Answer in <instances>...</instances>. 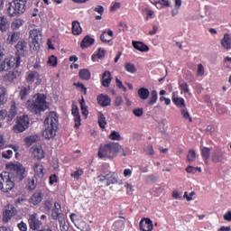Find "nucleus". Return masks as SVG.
<instances>
[{
	"label": "nucleus",
	"instance_id": "obj_27",
	"mask_svg": "<svg viewBox=\"0 0 231 231\" xmlns=\"http://www.w3.org/2000/svg\"><path fill=\"white\" fill-rule=\"evenodd\" d=\"M21 75V72L14 70L9 71L6 75L4 76L5 80H8V82H13Z\"/></svg>",
	"mask_w": 231,
	"mask_h": 231
},
{
	"label": "nucleus",
	"instance_id": "obj_45",
	"mask_svg": "<svg viewBox=\"0 0 231 231\" xmlns=\"http://www.w3.org/2000/svg\"><path fill=\"white\" fill-rule=\"evenodd\" d=\"M196 152L194 150H189L187 156V161L189 163H192L196 160Z\"/></svg>",
	"mask_w": 231,
	"mask_h": 231
},
{
	"label": "nucleus",
	"instance_id": "obj_32",
	"mask_svg": "<svg viewBox=\"0 0 231 231\" xmlns=\"http://www.w3.org/2000/svg\"><path fill=\"white\" fill-rule=\"evenodd\" d=\"M79 77L81 80H89L91 79V71L88 69H82L79 72Z\"/></svg>",
	"mask_w": 231,
	"mask_h": 231
},
{
	"label": "nucleus",
	"instance_id": "obj_31",
	"mask_svg": "<svg viewBox=\"0 0 231 231\" xmlns=\"http://www.w3.org/2000/svg\"><path fill=\"white\" fill-rule=\"evenodd\" d=\"M33 171L36 174V176L40 178H44V166L39 164V162H36L33 165Z\"/></svg>",
	"mask_w": 231,
	"mask_h": 231
},
{
	"label": "nucleus",
	"instance_id": "obj_21",
	"mask_svg": "<svg viewBox=\"0 0 231 231\" xmlns=\"http://www.w3.org/2000/svg\"><path fill=\"white\" fill-rule=\"evenodd\" d=\"M95 44V40L89 35H86L81 41L80 46L82 50H86V48H89V46H93Z\"/></svg>",
	"mask_w": 231,
	"mask_h": 231
},
{
	"label": "nucleus",
	"instance_id": "obj_63",
	"mask_svg": "<svg viewBox=\"0 0 231 231\" xmlns=\"http://www.w3.org/2000/svg\"><path fill=\"white\" fill-rule=\"evenodd\" d=\"M94 12H97V14H100V15H102V14H104V6L97 5V7H95Z\"/></svg>",
	"mask_w": 231,
	"mask_h": 231
},
{
	"label": "nucleus",
	"instance_id": "obj_52",
	"mask_svg": "<svg viewBox=\"0 0 231 231\" xmlns=\"http://www.w3.org/2000/svg\"><path fill=\"white\" fill-rule=\"evenodd\" d=\"M106 50H104L102 48H98L97 53V58L102 60L106 57Z\"/></svg>",
	"mask_w": 231,
	"mask_h": 231
},
{
	"label": "nucleus",
	"instance_id": "obj_41",
	"mask_svg": "<svg viewBox=\"0 0 231 231\" xmlns=\"http://www.w3.org/2000/svg\"><path fill=\"white\" fill-rule=\"evenodd\" d=\"M125 69L128 73H132V74L136 73V67L133 63H125Z\"/></svg>",
	"mask_w": 231,
	"mask_h": 231
},
{
	"label": "nucleus",
	"instance_id": "obj_37",
	"mask_svg": "<svg viewBox=\"0 0 231 231\" xmlns=\"http://www.w3.org/2000/svg\"><path fill=\"white\" fill-rule=\"evenodd\" d=\"M19 95H20L21 100H26V97H28L30 95V86L23 87L20 90Z\"/></svg>",
	"mask_w": 231,
	"mask_h": 231
},
{
	"label": "nucleus",
	"instance_id": "obj_16",
	"mask_svg": "<svg viewBox=\"0 0 231 231\" xmlns=\"http://www.w3.org/2000/svg\"><path fill=\"white\" fill-rule=\"evenodd\" d=\"M97 103L101 107H107L111 106V97L108 95L100 94L97 96Z\"/></svg>",
	"mask_w": 231,
	"mask_h": 231
},
{
	"label": "nucleus",
	"instance_id": "obj_38",
	"mask_svg": "<svg viewBox=\"0 0 231 231\" xmlns=\"http://www.w3.org/2000/svg\"><path fill=\"white\" fill-rule=\"evenodd\" d=\"M106 124H107V122L106 121V116H104V114L102 112H99L98 113V125H99V127L101 129H105Z\"/></svg>",
	"mask_w": 231,
	"mask_h": 231
},
{
	"label": "nucleus",
	"instance_id": "obj_48",
	"mask_svg": "<svg viewBox=\"0 0 231 231\" xmlns=\"http://www.w3.org/2000/svg\"><path fill=\"white\" fill-rule=\"evenodd\" d=\"M179 88L180 89H181V91H184L185 93H189V91H190V88H189V84L181 83V81H179Z\"/></svg>",
	"mask_w": 231,
	"mask_h": 231
},
{
	"label": "nucleus",
	"instance_id": "obj_11",
	"mask_svg": "<svg viewBox=\"0 0 231 231\" xmlns=\"http://www.w3.org/2000/svg\"><path fill=\"white\" fill-rule=\"evenodd\" d=\"M61 206L59 202L54 203V208L51 211V217L54 221H59V224L62 226V221L64 220V215L60 212Z\"/></svg>",
	"mask_w": 231,
	"mask_h": 231
},
{
	"label": "nucleus",
	"instance_id": "obj_51",
	"mask_svg": "<svg viewBox=\"0 0 231 231\" xmlns=\"http://www.w3.org/2000/svg\"><path fill=\"white\" fill-rule=\"evenodd\" d=\"M82 174H84V170L79 169V170H78V171L72 172V173L70 174V176H71L72 178H75L76 180H79V178H80V176H82Z\"/></svg>",
	"mask_w": 231,
	"mask_h": 231
},
{
	"label": "nucleus",
	"instance_id": "obj_15",
	"mask_svg": "<svg viewBox=\"0 0 231 231\" xmlns=\"http://www.w3.org/2000/svg\"><path fill=\"white\" fill-rule=\"evenodd\" d=\"M32 151L33 158H37L39 162L44 160L45 153L44 150H42V146H32Z\"/></svg>",
	"mask_w": 231,
	"mask_h": 231
},
{
	"label": "nucleus",
	"instance_id": "obj_62",
	"mask_svg": "<svg viewBox=\"0 0 231 231\" xmlns=\"http://www.w3.org/2000/svg\"><path fill=\"white\" fill-rule=\"evenodd\" d=\"M72 116H80V112L79 110V106H72Z\"/></svg>",
	"mask_w": 231,
	"mask_h": 231
},
{
	"label": "nucleus",
	"instance_id": "obj_54",
	"mask_svg": "<svg viewBox=\"0 0 231 231\" xmlns=\"http://www.w3.org/2000/svg\"><path fill=\"white\" fill-rule=\"evenodd\" d=\"M133 114L134 116H137V118H140V116L143 115V108H134Z\"/></svg>",
	"mask_w": 231,
	"mask_h": 231
},
{
	"label": "nucleus",
	"instance_id": "obj_26",
	"mask_svg": "<svg viewBox=\"0 0 231 231\" xmlns=\"http://www.w3.org/2000/svg\"><path fill=\"white\" fill-rule=\"evenodd\" d=\"M11 68H14V62L12 60L5 59L1 64H0V72L1 71H8Z\"/></svg>",
	"mask_w": 231,
	"mask_h": 231
},
{
	"label": "nucleus",
	"instance_id": "obj_7",
	"mask_svg": "<svg viewBox=\"0 0 231 231\" xmlns=\"http://www.w3.org/2000/svg\"><path fill=\"white\" fill-rule=\"evenodd\" d=\"M30 127V117L23 115L16 117L15 125L13 127L14 133H24Z\"/></svg>",
	"mask_w": 231,
	"mask_h": 231
},
{
	"label": "nucleus",
	"instance_id": "obj_44",
	"mask_svg": "<svg viewBox=\"0 0 231 231\" xmlns=\"http://www.w3.org/2000/svg\"><path fill=\"white\" fill-rule=\"evenodd\" d=\"M162 6H164V8H171V0H159L157 8L161 9Z\"/></svg>",
	"mask_w": 231,
	"mask_h": 231
},
{
	"label": "nucleus",
	"instance_id": "obj_3",
	"mask_svg": "<svg viewBox=\"0 0 231 231\" xmlns=\"http://www.w3.org/2000/svg\"><path fill=\"white\" fill-rule=\"evenodd\" d=\"M121 149L122 145H120V143L110 142L99 147L97 156L101 159L108 158L113 160V158H116V156H117L118 152Z\"/></svg>",
	"mask_w": 231,
	"mask_h": 231
},
{
	"label": "nucleus",
	"instance_id": "obj_29",
	"mask_svg": "<svg viewBox=\"0 0 231 231\" xmlns=\"http://www.w3.org/2000/svg\"><path fill=\"white\" fill-rule=\"evenodd\" d=\"M10 28V23H8V19H6V17L5 16H1L0 17V32H2V33H5V32H6V30H8Z\"/></svg>",
	"mask_w": 231,
	"mask_h": 231
},
{
	"label": "nucleus",
	"instance_id": "obj_59",
	"mask_svg": "<svg viewBox=\"0 0 231 231\" xmlns=\"http://www.w3.org/2000/svg\"><path fill=\"white\" fill-rule=\"evenodd\" d=\"M106 37H107L106 32L104 31V32H102V34L100 35V41H102L103 42H106V43L110 42H111V39H110V40H107Z\"/></svg>",
	"mask_w": 231,
	"mask_h": 231
},
{
	"label": "nucleus",
	"instance_id": "obj_6",
	"mask_svg": "<svg viewBox=\"0 0 231 231\" xmlns=\"http://www.w3.org/2000/svg\"><path fill=\"white\" fill-rule=\"evenodd\" d=\"M26 12V0H13L8 4L7 13L10 17H16Z\"/></svg>",
	"mask_w": 231,
	"mask_h": 231
},
{
	"label": "nucleus",
	"instance_id": "obj_34",
	"mask_svg": "<svg viewBox=\"0 0 231 231\" xmlns=\"http://www.w3.org/2000/svg\"><path fill=\"white\" fill-rule=\"evenodd\" d=\"M200 152L205 163H208V159L210 158V148L202 147Z\"/></svg>",
	"mask_w": 231,
	"mask_h": 231
},
{
	"label": "nucleus",
	"instance_id": "obj_20",
	"mask_svg": "<svg viewBox=\"0 0 231 231\" xmlns=\"http://www.w3.org/2000/svg\"><path fill=\"white\" fill-rule=\"evenodd\" d=\"M119 218L123 220L115 221L112 226V228L115 231H123L124 228H125V218L122 216H119Z\"/></svg>",
	"mask_w": 231,
	"mask_h": 231
},
{
	"label": "nucleus",
	"instance_id": "obj_33",
	"mask_svg": "<svg viewBox=\"0 0 231 231\" xmlns=\"http://www.w3.org/2000/svg\"><path fill=\"white\" fill-rule=\"evenodd\" d=\"M72 33L73 35H80L82 33V27H80L79 21L72 22Z\"/></svg>",
	"mask_w": 231,
	"mask_h": 231
},
{
	"label": "nucleus",
	"instance_id": "obj_19",
	"mask_svg": "<svg viewBox=\"0 0 231 231\" xmlns=\"http://www.w3.org/2000/svg\"><path fill=\"white\" fill-rule=\"evenodd\" d=\"M42 191H36L30 198L29 203H32V205H39V203L42 201Z\"/></svg>",
	"mask_w": 231,
	"mask_h": 231
},
{
	"label": "nucleus",
	"instance_id": "obj_49",
	"mask_svg": "<svg viewBox=\"0 0 231 231\" xmlns=\"http://www.w3.org/2000/svg\"><path fill=\"white\" fill-rule=\"evenodd\" d=\"M116 84L119 89H122L125 93L127 91V88L124 86V83H122V80H120L118 78L116 79Z\"/></svg>",
	"mask_w": 231,
	"mask_h": 231
},
{
	"label": "nucleus",
	"instance_id": "obj_43",
	"mask_svg": "<svg viewBox=\"0 0 231 231\" xmlns=\"http://www.w3.org/2000/svg\"><path fill=\"white\" fill-rule=\"evenodd\" d=\"M6 102V88H0V106Z\"/></svg>",
	"mask_w": 231,
	"mask_h": 231
},
{
	"label": "nucleus",
	"instance_id": "obj_18",
	"mask_svg": "<svg viewBox=\"0 0 231 231\" xmlns=\"http://www.w3.org/2000/svg\"><path fill=\"white\" fill-rule=\"evenodd\" d=\"M171 101L173 102L174 106L178 107L179 109H183L187 107V105L185 104V99L183 97H176L174 92L172 93Z\"/></svg>",
	"mask_w": 231,
	"mask_h": 231
},
{
	"label": "nucleus",
	"instance_id": "obj_50",
	"mask_svg": "<svg viewBox=\"0 0 231 231\" xmlns=\"http://www.w3.org/2000/svg\"><path fill=\"white\" fill-rule=\"evenodd\" d=\"M110 140H116V141H120V133L116 131H112L110 135H109Z\"/></svg>",
	"mask_w": 231,
	"mask_h": 231
},
{
	"label": "nucleus",
	"instance_id": "obj_30",
	"mask_svg": "<svg viewBox=\"0 0 231 231\" xmlns=\"http://www.w3.org/2000/svg\"><path fill=\"white\" fill-rule=\"evenodd\" d=\"M221 45L225 50H231V37L230 34L226 33L221 41Z\"/></svg>",
	"mask_w": 231,
	"mask_h": 231
},
{
	"label": "nucleus",
	"instance_id": "obj_40",
	"mask_svg": "<svg viewBox=\"0 0 231 231\" xmlns=\"http://www.w3.org/2000/svg\"><path fill=\"white\" fill-rule=\"evenodd\" d=\"M180 114L182 115L185 120H189V122L192 123V117H190V113H189L187 107L181 108Z\"/></svg>",
	"mask_w": 231,
	"mask_h": 231
},
{
	"label": "nucleus",
	"instance_id": "obj_39",
	"mask_svg": "<svg viewBox=\"0 0 231 231\" xmlns=\"http://www.w3.org/2000/svg\"><path fill=\"white\" fill-rule=\"evenodd\" d=\"M37 77H41V75H39V73L37 71H32L31 73H29L26 77V81L27 82H35V79H37Z\"/></svg>",
	"mask_w": 231,
	"mask_h": 231
},
{
	"label": "nucleus",
	"instance_id": "obj_2",
	"mask_svg": "<svg viewBox=\"0 0 231 231\" xmlns=\"http://www.w3.org/2000/svg\"><path fill=\"white\" fill-rule=\"evenodd\" d=\"M44 124H47L45 130L42 132V136L45 140H51L57 136L59 131V116L57 112H51L50 116L46 117Z\"/></svg>",
	"mask_w": 231,
	"mask_h": 231
},
{
	"label": "nucleus",
	"instance_id": "obj_17",
	"mask_svg": "<svg viewBox=\"0 0 231 231\" xmlns=\"http://www.w3.org/2000/svg\"><path fill=\"white\" fill-rule=\"evenodd\" d=\"M132 46L134 50H137V51H142V53H147V51H149V46L143 43V42L133 41Z\"/></svg>",
	"mask_w": 231,
	"mask_h": 231
},
{
	"label": "nucleus",
	"instance_id": "obj_42",
	"mask_svg": "<svg viewBox=\"0 0 231 231\" xmlns=\"http://www.w3.org/2000/svg\"><path fill=\"white\" fill-rule=\"evenodd\" d=\"M14 216V212H12V210L9 209H5L4 211V222L5 223H8V221H10V219H12V217Z\"/></svg>",
	"mask_w": 231,
	"mask_h": 231
},
{
	"label": "nucleus",
	"instance_id": "obj_12",
	"mask_svg": "<svg viewBox=\"0 0 231 231\" xmlns=\"http://www.w3.org/2000/svg\"><path fill=\"white\" fill-rule=\"evenodd\" d=\"M106 187L109 185H124V181L118 177V173L110 171L106 174Z\"/></svg>",
	"mask_w": 231,
	"mask_h": 231
},
{
	"label": "nucleus",
	"instance_id": "obj_24",
	"mask_svg": "<svg viewBox=\"0 0 231 231\" xmlns=\"http://www.w3.org/2000/svg\"><path fill=\"white\" fill-rule=\"evenodd\" d=\"M15 116H17V106H15V103H14L13 105H11L9 112L7 113V122H12V120H14Z\"/></svg>",
	"mask_w": 231,
	"mask_h": 231
},
{
	"label": "nucleus",
	"instance_id": "obj_56",
	"mask_svg": "<svg viewBox=\"0 0 231 231\" xmlns=\"http://www.w3.org/2000/svg\"><path fill=\"white\" fill-rule=\"evenodd\" d=\"M17 226L20 231H28V225H26V223H24L23 221L18 223Z\"/></svg>",
	"mask_w": 231,
	"mask_h": 231
},
{
	"label": "nucleus",
	"instance_id": "obj_35",
	"mask_svg": "<svg viewBox=\"0 0 231 231\" xmlns=\"http://www.w3.org/2000/svg\"><path fill=\"white\" fill-rule=\"evenodd\" d=\"M156 102H158V91L152 90L150 99L148 101V105L154 106V104H156Z\"/></svg>",
	"mask_w": 231,
	"mask_h": 231
},
{
	"label": "nucleus",
	"instance_id": "obj_58",
	"mask_svg": "<svg viewBox=\"0 0 231 231\" xmlns=\"http://www.w3.org/2000/svg\"><path fill=\"white\" fill-rule=\"evenodd\" d=\"M196 193L194 191H191L189 195V192H184V198L187 199V201H192V196H194Z\"/></svg>",
	"mask_w": 231,
	"mask_h": 231
},
{
	"label": "nucleus",
	"instance_id": "obj_1",
	"mask_svg": "<svg viewBox=\"0 0 231 231\" xmlns=\"http://www.w3.org/2000/svg\"><path fill=\"white\" fill-rule=\"evenodd\" d=\"M26 106L31 113H33L36 116H41V113L48 109L46 95L41 93L35 94L32 99L27 100Z\"/></svg>",
	"mask_w": 231,
	"mask_h": 231
},
{
	"label": "nucleus",
	"instance_id": "obj_22",
	"mask_svg": "<svg viewBox=\"0 0 231 231\" xmlns=\"http://www.w3.org/2000/svg\"><path fill=\"white\" fill-rule=\"evenodd\" d=\"M41 141V136L34 134V135H29L24 138V143L27 147H32L33 143H37V142Z\"/></svg>",
	"mask_w": 231,
	"mask_h": 231
},
{
	"label": "nucleus",
	"instance_id": "obj_4",
	"mask_svg": "<svg viewBox=\"0 0 231 231\" xmlns=\"http://www.w3.org/2000/svg\"><path fill=\"white\" fill-rule=\"evenodd\" d=\"M6 169L8 171H12V172H9L10 175L13 177L14 181H17V183H21L26 176H28V171H26V167L23 165L21 162H9L5 165Z\"/></svg>",
	"mask_w": 231,
	"mask_h": 231
},
{
	"label": "nucleus",
	"instance_id": "obj_55",
	"mask_svg": "<svg viewBox=\"0 0 231 231\" xmlns=\"http://www.w3.org/2000/svg\"><path fill=\"white\" fill-rule=\"evenodd\" d=\"M14 154V152L12 150H7L5 152H2V157L5 158V160H10L12 158V155Z\"/></svg>",
	"mask_w": 231,
	"mask_h": 231
},
{
	"label": "nucleus",
	"instance_id": "obj_53",
	"mask_svg": "<svg viewBox=\"0 0 231 231\" xmlns=\"http://www.w3.org/2000/svg\"><path fill=\"white\" fill-rule=\"evenodd\" d=\"M74 122H75L74 127L76 129H79V127H80V125H81V122H82V119L80 118V116H74Z\"/></svg>",
	"mask_w": 231,
	"mask_h": 231
},
{
	"label": "nucleus",
	"instance_id": "obj_13",
	"mask_svg": "<svg viewBox=\"0 0 231 231\" xmlns=\"http://www.w3.org/2000/svg\"><path fill=\"white\" fill-rule=\"evenodd\" d=\"M139 228L141 231H152V220L151 218H143L139 223Z\"/></svg>",
	"mask_w": 231,
	"mask_h": 231
},
{
	"label": "nucleus",
	"instance_id": "obj_28",
	"mask_svg": "<svg viewBox=\"0 0 231 231\" xmlns=\"http://www.w3.org/2000/svg\"><path fill=\"white\" fill-rule=\"evenodd\" d=\"M19 39H21V33L18 32H12V34L8 35L7 38V42L8 44H15V42H17V41H19Z\"/></svg>",
	"mask_w": 231,
	"mask_h": 231
},
{
	"label": "nucleus",
	"instance_id": "obj_10",
	"mask_svg": "<svg viewBox=\"0 0 231 231\" xmlns=\"http://www.w3.org/2000/svg\"><path fill=\"white\" fill-rule=\"evenodd\" d=\"M28 225L31 230L37 231L41 230V226H42V221L37 217V213H33L29 216Z\"/></svg>",
	"mask_w": 231,
	"mask_h": 231
},
{
	"label": "nucleus",
	"instance_id": "obj_61",
	"mask_svg": "<svg viewBox=\"0 0 231 231\" xmlns=\"http://www.w3.org/2000/svg\"><path fill=\"white\" fill-rule=\"evenodd\" d=\"M120 6H121V4L118 3V2H116V3H114V4L111 5L110 11H111V12H116V10H118V9L120 8Z\"/></svg>",
	"mask_w": 231,
	"mask_h": 231
},
{
	"label": "nucleus",
	"instance_id": "obj_5",
	"mask_svg": "<svg viewBox=\"0 0 231 231\" xmlns=\"http://www.w3.org/2000/svg\"><path fill=\"white\" fill-rule=\"evenodd\" d=\"M15 188V180L8 171L0 173V190L5 194L12 192Z\"/></svg>",
	"mask_w": 231,
	"mask_h": 231
},
{
	"label": "nucleus",
	"instance_id": "obj_25",
	"mask_svg": "<svg viewBox=\"0 0 231 231\" xmlns=\"http://www.w3.org/2000/svg\"><path fill=\"white\" fill-rule=\"evenodd\" d=\"M111 72L106 70L102 75V86L104 88H109V84H111Z\"/></svg>",
	"mask_w": 231,
	"mask_h": 231
},
{
	"label": "nucleus",
	"instance_id": "obj_8",
	"mask_svg": "<svg viewBox=\"0 0 231 231\" xmlns=\"http://www.w3.org/2000/svg\"><path fill=\"white\" fill-rule=\"evenodd\" d=\"M42 39V34H41V31L37 29H32L29 32V41H30V48L34 51H37L39 48H41V43L39 41Z\"/></svg>",
	"mask_w": 231,
	"mask_h": 231
},
{
	"label": "nucleus",
	"instance_id": "obj_36",
	"mask_svg": "<svg viewBox=\"0 0 231 231\" xmlns=\"http://www.w3.org/2000/svg\"><path fill=\"white\" fill-rule=\"evenodd\" d=\"M79 104L83 116H88L89 115V111L88 110V106H86V100H84V97H81Z\"/></svg>",
	"mask_w": 231,
	"mask_h": 231
},
{
	"label": "nucleus",
	"instance_id": "obj_14",
	"mask_svg": "<svg viewBox=\"0 0 231 231\" xmlns=\"http://www.w3.org/2000/svg\"><path fill=\"white\" fill-rule=\"evenodd\" d=\"M211 160L214 163H223L225 153H223V151L216 149L212 152Z\"/></svg>",
	"mask_w": 231,
	"mask_h": 231
},
{
	"label": "nucleus",
	"instance_id": "obj_46",
	"mask_svg": "<svg viewBox=\"0 0 231 231\" xmlns=\"http://www.w3.org/2000/svg\"><path fill=\"white\" fill-rule=\"evenodd\" d=\"M48 64L50 66H52V68H56V66L58 64L57 56H55V55L50 56L49 60H48Z\"/></svg>",
	"mask_w": 231,
	"mask_h": 231
},
{
	"label": "nucleus",
	"instance_id": "obj_60",
	"mask_svg": "<svg viewBox=\"0 0 231 231\" xmlns=\"http://www.w3.org/2000/svg\"><path fill=\"white\" fill-rule=\"evenodd\" d=\"M186 172H188V174H196V167L194 166H188L185 169Z\"/></svg>",
	"mask_w": 231,
	"mask_h": 231
},
{
	"label": "nucleus",
	"instance_id": "obj_64",
	"mask_svg": "<svg viewBox=\"0 0 231 231\" xmlns=\"http://www.w3.org/2000/svg\"><path fill=\"white\" fill-rule=\"evenodd\" d=\"M224 219L225 221H231V211H228L224 215Z\"/></svg>",
	"mask_w": 231,
	"mask_h": 231
},
{
	"label": "nucleus",
	"instance_id": "obj_57",
	"mask_svg": "<svg viewBox=\"0 0 231 231\" xmlns=\"http://www.w3.org/2000/svg\"><path fill=\"white\" fill-rule=\"evenodd\" d=\"M59 181V177L56 174H52L49 177V183L50 185H53Z\"/></svg>",
	"mask_w": 231,
	"mask_h": 231
},
{
	"label": "nucleus",
	"instance_id": "obj_9",
	"mask_svg": "<svg viewBox=\"0 0 231 231\" xmlns=\"http://www.w3.org/2000/svg\"><path fill=\"white\" fill-rule=\"evenodd\" d=\"M16 51V68H19L21 66V57H24V53H26V42L24 41H19L17 44L14 46Z\"/></svg>",
	"mask_w": 231,
	"mask_h": 231
},
{
	"label": "nucleus",
	"instance_id": "obj_47",
	"mask_svg": "<svg viewBox=\"0 0 231 231\" xmlns=\"http://www.w3.org/2000/svg\"><path fill=\"white\" fill-rule=\"evenodd\" d=\"M74 86H76V88H79L81 93H84V95H88V88H86V86H84V83H74Z\"/></svg>",
	"mask_w": 231,
	"mask_h": 231
},
{
	"label": "nucleus",
	"instance_id": "obj_23",
	"mask_svg": "<svg viewBox=\"0 0 231 231\" xmlns=\"http://www.w3.org/2000/svg\"><path fill=\"white\" fill-rule=\"evenodd\" d=\"M137 95L141 100H147L149 98V95H151V92L149 91V88L142 87L138 89Z\"/></svg>",
	"mask_w": 231,
	"mask_h": 231
}]
</instances>
